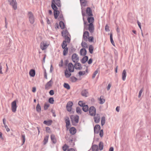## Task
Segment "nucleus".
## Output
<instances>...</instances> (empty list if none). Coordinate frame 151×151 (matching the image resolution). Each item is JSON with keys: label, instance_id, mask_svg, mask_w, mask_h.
Returning a JSON list of instances; mask_svg holds the SVG:
<instances>
[{"label": "nucleus", "instance_id": "obj_1", "mask_svg": "<svg viewBox=\"0 0 151 151\" xmlns=\"http://www.w3.org/2000/svg\"><path fill=\"white\" fill-rule=\"evenodd\" d=\"M83 21L84 22V30H88L91 33H93L94 30V27L93 23H91L87 24V22L85 21L84 18H83Z\"/></svg>", "mask_w": 151, "mask_h": 151}, {"label": "nucleus", "instance_id": "obj_2", "mask_svg": "<svg viewBox=\"0 0 151 151\" xmlns=\"http://www.w3.org/2000/svg\"><path fill=\"white\" fill-rule=\"evenodd\" d=\"M62 36L64 37L66 40H67L68 43H69L70 42V35L68 32L67 30H63L62 32Z\"/></svg>", "mask_w": 151, "mask_h": 151}, {"label": "nucleus", "instance_id": "obj_3", "mask_svg": "<svg viewBox=\"0 0 151 151\" xmlns=\"http://www.w3.org/2000/svg\"><path fill=\"white\" fill-rule=\"evenodd\" d=\"M51 2V7L52 9H56L57 7L55 5L58 7L61 6L60 0H52Z\"/></svg>", "mask_w": 151, "mask_h": 151}, {"label": "nucleus", "instance_id": "obj_4", "mask_svg": "<svg viewBox=\"0 0 151 151\" xmlns=\"http://www.w3.org/2000/svg\"><path fill=\"white\" fill-rule=\"evenodd\" d=\"M70 117L73 125H76L78 123L79 119V117L78 116L72 115Z\"/></svg>", "mask_w": 151, "mask_h": 151}, {"label": "nucleus", "instance_id": "obj_5", "mask_svg": "<svg viewBox=\"0 0 151 151\" xmlns=\"http://www.w3.org/2000/svg\"><path fill=\"white\" fill-rule=\"evenodd\" d=\"M49 45V44L46 41H42L40 44V48L42 50L46 49Z\"/></svg>", "mask_w": 151, "mask_h": 151}, {"label": "nucleus", "instance_id": "obj_6", "mask_svg": "<svg viewBox=\"0 0 151 151\" xmlns=\"http://www.w3.org/2000/svg\"><path fill=\"white\" fill-rule=\"evenodd\" d=\"M29 21L31 24H33L35 21L34 15L31 12H29L28 14Z\"/></svg>", "mask_w": 151, "mask_h": 151}, {"label": "nucleus", "instance_id": "obj_7", "mask_svg": "<svg viewBox=\"0 0 151 151\" xmlns=\"http://www.w3.org/2000/svg\"><path fill=\"white\" fill-rule=\"evenodd\" d=\"M10 4L12 6L13 9L15 10L17 9V3L16 0H8Z\"/></svg>", "mask_w": 151, "mask_h": 151}, {"label": "nucleus", "instance_id": "obj_8", "mask_svg": "<svg viewBox=\"0 0 151 151\" xmlns=\"http://www.w3.org/2000/svg\"><path fill=\"white\" fill-rule=\"evenodd\" d=\"M89 112L91 116H94L96 114V109L93 106H91L89 109Z\"/></svg>", "mask_w": 151, "mask_h": 151}, {"label": "nucleus", "instance_id": "obj_9", "mask_svg": "<svg viewBox=\"0 0 151 151\" xmlns=\"http://www.w3.org/2000/svg\"><path fill=\"white\" fill-rule=\"evenodd\" d=\"M12 110L14 112H15L16 111L17 106L16 104V101L14 100L12 102L11 104Z\"/></svg>", "mask_w": 151, "mask_h": 151}, {"label": "nucleus", "instance_id": "obj_10", "mask_svg": "<svg viewBox=\"0 0 151 151\" xmlns=\"http://www.w3.org/2000/svg\"><path fill=\"white\" fill-rule=\"evenodd\" d=\"M64 119L66 123V127L67 129H68L70 128V125L69 118L68 116H66L64 118Z\"/></svg>", "mask_w": 151, "mask_h": 151}, {"label": "nucleus", "instance_id": "obj_11", "mask_svg": "<svg viewBox=\"0 0 151 151\" xmlns=\"http://www.w3.org/2000/svg\"><path fill=\"white\" fill-rule=\"evenodd\" d=\"M73 105V103L72 101H69L68 102L66 105V109L68 111L70 112L71 111Z\"/></svg>", "mask_w": 151, "mask_h": 151}, {"label": "nucleus", "instance_id": "obj_12", "mask_svg": "<svg viewBox=\"0 0 151 151\" xmlns=\"http://www.w3.org/2000/svg\"><path fill=\"white\" fill-rule=\"evenodd\" d=\"M72 59L74 62H77L79 60L78 55L76 53L73 54L72 56Z\"/></svg>", "mask_w": 151, "mask_h": 151}, {"label": "nucleus", "instance_id": "obj_13", "mask_svg": "<svg viewBox=\"0 0 151 151\" xmlns=\"http://www.w3.org/2000/svg\"><path fill=\"white\" fill-rule=\"evenodd\" d=\"M68 70L70 72H73L74 71V67L73 64L71 63H69L68 65Z\"/></svg>", "mask_w": 151, "mask_h": 151}, {"label": "nucleus", "instance_id": "obj_14", "mask_svg": "<svg viewBox=\"0 0 151 151\" xmlns=\"http://www.w3.org/2000/svg\"><path fill=\"white\" fill-rule=\"evenodd\" d=\"M89 37V33L88 31L84 32L83 35V38L85 41L88 40V38Z\"/></svg>", "mask_w": 151, "mask_h": 151}, {"label": "nucleus", "instance_id": "obj_15", "mask_svg": "<svg viewBox=\"0 0 151 151\" xmlns=\"http://www.w3.org/2000/svg\"><path fill=\"white\" fill-rule=\"evenodd\" d=\"M54 10V17L55 19H57L59 14L60 12L58 10V8L57 7L56 9H53Z\"/></svg>", "mask_w": 151, "mask_h": 151}, {"label": "nucleus", "instance_id": "obj_16", "mask_svg": "<svg viewBox=\"0 0 151 151\" xmlns=\"http://www.w3.org/2000/svg\"><path fill=\"white\" fill-rule=\"evenodd\" d=\"M100 115L97 114L95 115V116L94 117V120L95 122L96 123H99L100 121Z\"/></svg>", "mask_w": 151, "mask_h": 151}, {"label": "nucleus", "instance_id": "obj_17", "mask_svg": "<svg viewBox=\"0 0 151 151\" xmlns=\"http://www.w3.org/2000/svg\"><path fill=\"white\" fill-rule=\"evenodd\" d=\"M94 132L95 133L98 134L100 130V126L99 125L96 124L94 128Z\"/></svg>", "mask_w": 151, "mask_h": 151}, {"label": "nucleus", "instance_id": "obj_18", "mask_svg": "<svg viewBox=\"0 0 151 151\" xmlns=\"http://www.w3.org/2000/svg\"><path fill=\"white\" fill-rule=\"evenodd\" d=\"M86 12L88 16L90 17H91L93 16L92 10L90 8L88 7L87 8Z\"/></svg>", "mask_w": 151, "mask_h": 151}, {"label": "nucleus", "instance_id": "obj_19", "mask_svg": "<svg viewBox=\"0 0 151 151\" xmlns=\"http://www.w3.org/2000/svg\"><path fill=\"white\" fill-rule=\"evenodd\" d=\"M52 83L53 82L52 81V80H51L50 81L48 82L45 85V89H49L50 87L52 86Z\"/></svg>", "mask_w": 151, "mask_h": 151}, {"label": "nucleus", "instance_id": "obj_20", "mask_svg": "<svg viewBox=\"0 0 151 151\" xmlns=\"http://www.w3.org/2000/svg\"><path fill=\"white\" fill-rule=\"evenodd\" d=\"M71 72H70L67 69H66L65 71V75L66 78H69L71 75Z\"/></svg>", "mask_w": 151, "mask_h": 151}, {"label": "nucleus", "instance_id": "obj_21", "mask_svg": "<svg viewBox=\"0 0 151 151\" xmlns=\"http://www.w3.org/2000/svg\"><path fill=\"white\" fill-rule=\"evenodd\" d=\"M81 95L84 97H87L88 96V93L86 90H84L81 91Z\"/></svg>", "mask_w": 151, "mask_h": 151}, {"label": "nucleus", "instance_id": "obj_22", "mask_svg": "<svg viewBox=\"0 0 151 151\" xmlns=\"http://www.w3.org/2000/svg\"><path fill=\"white\" fill-rule=\"evenodd\" d=\"M86 50L85 48H82L80 51L81 55L83 56H85L86 55Z\"/></svg>", "mask_w": 151, "mask_h": 151}, {"label": "nucleus", "instance_id": "obj_23", "mask_svg": "<svg viewBox=\"0 0 151 151\" xmlns=\"http://www.w3.org/2000/svg\"><path fill=\"white\" fill-rule=\"evenodd\" d=\"M127 76L126 72L125 70H124L122 73V78L123 81H124L126 79V77Z\"/></svg>", "mask_w": 151, "mask_h": 151}, {"label": "nucleus", "instance_id": "obj_24", "mask_svg": "<svg viewBox=\"0 0 151 151\" xmlns=\"http://www.w3.org/2000/svg\"><path fill=\"white\" fill-rule=\"evenodd\" d=\"M74 66L76 69L80 70L82 68L81 65V64L79 63H75Z\"/></svg>", "mask_w": 151, "mask_h": 151}, {"label": "nucleus", "instance_id": "obj_25", "mask_svg": "<svg viewBox=\"0 0 151 151\" xmlns=\"http://www.w3.org/2000/svg\"><path fill=\"white\" fill-rule=\"evenodd\" d=\"M91 148L93 151H98L99 150L98 146L96 145H93L91 147Z\"/></svg>", "mask_w": 151, "mask_h": 151}, {"label": "nucleus", "instance_id": "obj_26", "mask_svg": "<svg viewBox=\"0 0 151 151\" xmlns=\"http://www.w3.org/2000/svg\"><path fill=\"white\" fill-rule=\"evenodd\" d=\"M80 2L82 7H85L86 6L87 1L86 0H80Z\"/></svg>", "mask_w": 151, "mask_h": 151}, {"label": "nucleus", "instance_id": "obj_27", "mask_svg": "<svg viewBox=\"0 0 151 151\" xmlns=\"http://www.w3.org/2000/svg\"><path fill=\"white\" fill-rule=\"evenodd\" d=\"M70 133L72 134H75L76 132V129L74 127L71 128L70 129Z\"/></svg>", "mask_w": 151, "mask_h": 151}, {"label": "nucleus", "instance_id": "obj_28", "mask_svg": "<svg viewBox=\"0 0 151 151\" xmlns=\"http://www.w3.org/2000/svg\"><path fill=\"white\" fill-rule=\"evenodd\" d=\"M52 123V121L51 120H49L48 121L45 120L43 122V123L47 126L50 125Z\"/></svg>", "mask_w": 151, "mask_h": 151}, {"label": "nucleus", "instance_id": "obj_29", "mask_svg": "<svg viewBox=\"0 0 151 151\" xmlns=\"http://www.w3.org/2000/svg\"><path fill=\"white\" fill-rule=\"evenodd\" d=\"M87 20L89 23H93L94 21V18L93 17H88L87 18Z\"/></svg>", "mask_w": 151, "mask_h": 151}, {"label": "nucleus", "instance_id": "obj_30", "mask_svg": "<svg viewBox=\"0 0 151 151\" xmlns=\"http://www.w3.org/2000/svg\"><path fill=\"white\" fill-rule=\"evenodd\" d=\"M29 74L31 76L34 77L35 74V70L33 69L29 71Z\"/></svg>", "mask_w": 151, "mask_h": 151}, {"label": "nucleus", "instance_id": "obj_31", "mask_svg": "<svg viewBox=\"0 0 151 151\" xmlns=\"http://www.w3.org/2000/svg\"><path fill=\"white\" fill-rule=\"evenodd\" d=\"M67 40H65L63 41V43L62 44V47L63 49L67 47Z\"/></svg>", "mask_w": 151, "mask_h": 151}, {"label": "nucleus", "instance_id": "obj_32", "mask_svg": "<svg viewBox=\"0 0 151 151\" xmlns=\"http://www.w3.org/2000/svg\"><path fill=\"white\" fill-rule=\"evenodd\" d=\"M82 109L83 111L85 112H86L88 111V107L87 105H85L82 107Z\"/></svg>", "mask_w": 151, "mask_h": 151}, {"label": "nucleus", "instance_id": "obj_33", "mask_svg": "<svg viewBox=\"0 0 151 151\" xmlns=\"http://www.w3.org/2000/svg\"><path fill=\"white\" fill-rule=\"evenodd\" d=\"M51 139L53 143L55 144L56 142V140L55 136L54 134H52L51 135Z\"/></svg>", "mask_w": 151, "mask_h": 151}, {"label": "nucleus", "instance_id": "obj_34", "mask_svg": "<svg viewBox=\"0 0 151 151\" xmlns=\"http://www.w3.org/2000/svg\"><path fill=\"white\" fill-rule=\"evenodd\" d=\"M88 56H85L81 60V62L83 63H85L88 60Z\"/></svg>", "mask_w": 151, "mask_h": 151}, {"label": "nucleus", "instance_id": "obj_35", "mask_svg": "<svg viewBox=\"0 0 151 151\" xmlns=\"http://www.w3.org/2000/svg\"><path fill=\"white\" fill-rule=\"evenodd\" d=\"M81 45L82 47L84 48H87L88 47V45L87 43H86V42H84L83 41L82 42L81 44Z\"/></svg>", "mask_w": 151, "mask_h": 151}, {"label": "nucleus", "instance_id": "obj_36", "mask_svg": "<svg viewBox=\"0 0 151 151\" xmlns=\"http://www.w3.org/2000/svg\"><path fill=\"white\" fill-rule=\"evenodd\" d=\"M49 135H47L45 136L43 140V144L44 145H45L48 142V139L49 138Z\"/></svg>", "mask_w": 151, "mask_h": 151}, {"label": "nucleus", "instance_id": "obj_37", "mask_svg": "<svg viewBox=\"0 0 151 151\" xmlns=\"http://www.w3.org/2000/svg\"><path fill=\"white\" fill-rule=\"evenodd\" d=\"M100 102L99 103L101 104H103L105 101V99L103 98V96H101L100 97L99 99Z\"/></svg>", "mask_w": 151, "mask_h": 151}, {"label": "nucleus", "instance_id": "obj_38", "mask_svg": "<svg viewBox=\"0 0 151 151\" xmlns=\"http://www.w3.org/2000/svg\"><path fill=\"white\" fill-rule=\"evenodd\" d=\"M64 49L63 51V55L64 56H65L66 55L68 52V49L67 47H66L65 48H64Z\"/></svg>", "mask_w": 151, "mask_h": 151}, {"label": "nucleus", "instance_id": "obj_39", "mask_svg": "<svg viewBox=\"0 0 151 151\" xmlns=\"http://www.w3.org/2000/svg\"><path fill=\"white\" fill-rule=\"evenodd\" d=\"M76 112L79 114H81L82 110L81 109L80 107H76Z\"/></svg>", "mask_w": 151, "mask_h": 151}, {"label": "nucleus", "instance_id": "obj_40", "mask_svg": "<svg viewBox=\"0 0 151 151\" xmlns=\"http://www.w3.org/2000/svg\"><path fill=\"white\" fill-rule=\"evenodd\" d=\"M94 47L92 45H89V52L91 54H92L93 53V50Z\"/></svg>", "mask_w": 151, "mask_h": 151}, {"label": "nucleus", "instance_id": "obj_41", "mask_svg": "<svg viewBox=\"0 0 151 151\" xmlns=\"http://www.w3.org/2000/svg\"><path fill=\"white\" fill-rule=\"evenodd\" d=\"M86 72H87V68L86 69L85 71H80L78 73V74L80 76H83L86 74Z\"/></svg>", "mask_w": 151, "mask_h": 151}, {"label": "nucleus", "instance_id": "obj_42", "mask_svg": "<svg viewBox=\"0 0 151 151\" xmlns=\"http://www.w3.org/2000/svg\"><path fill=\"white\" fill-rule=\"evenodd\" d=\"M59 25L61 29H63L64 28L65 25L63 22V21H61L60 22Z\"/></svg>", "mask_w": 151, "mask_h": 151}, {"label": "nucleus", "instance_id": "obj_43", "mask_svg": "<svg viewBox=\"0 0 151 151\" xmlns=\"http://www.w3.org/2000/svg\"><path fill=\"white\" fill-rule=\"evenodd\" d=\"M99 147L100 150H101L103 149L104 145L103 143L102 142H100L99 145Z\"/></svg>", "mask_w": 151, "mask_h": 151}, {"label": "nucleus", "instance_id": "obj_44", "mask_svg": "<svg viewBox=\"0 0 151 151\" xmlns=\"http://www.w3.org/2000/svg\"><path fill=\"white\" fill-rule=\"evenodd\" d=\"M105 123V118L104 116H102L101 118V124L102 126L104 125Z\"/></svg>", "mask_w": 151, "mask_h": 151}, {"label": "nucleus", "instance_id": "obj_45", "mask_svg": "<svg viewBox=\"0 0 151 151\" xmlns=\"http://www.w3.org/2000/svg\"><path fill=\"white\" fill-rule=\"evenodd\" d=\"M77 78L75 77H71L70 78V80L73 82H76L77 80Z\"/></svg>", "mask_w": 151, "mask_h": 151}, {"label": "nucleus", "instance_id": "obj_46", "mask_svg": "<svg viewBox=\"0 0 151 151\" xmlns=\"http://www.w3.org/2000/svg\"><path fill=\"white\" fill-rule=\"evenodd\" d=\"M110 39L111 40V42L112 44V45L114 46H115V44L113 39L112 33H110Z\"/></svg>", "mask_w": 151, "mask_h": 151}, {"label": "nucleus", "instance_id": "obj_47", "mask_svg": "<svg viewBox=\"0 0 151 151\" xmlns=\"http://www.w3.org/2000/svg\"><path fill=\"white\" fill-rule=\"evenodd\" d=\"M36 110L38 112H40L41 111V107L39 104H38L37 106Z\"/></svg>", "mask_w": 151, "mask_h": 151}, {"label": "nucleus", "instance_id": "obj_48", "mask_svg": "<svg viewBox=\"0 0 151 151\" xmlns=\"http://www.w3.org/2000/svg\"><path fill=\"white\" fill-rule=\"evenodd\" d=\"M63 86L65 88L67 89H69L70 88V86L68 83H65L64 84Z\"/></svg>", "mask_w": 151, "mask_h": 151}, {"label": "nucleus", "instance_id": "obj_49", "mask_svg": "<svg viewBox=\"0 0 151 151\" xmlns=\"http://www.w3.org/2000/svg\"><path fill=\"white\" fill-rule=\"evenodd\" d=\"M99 72V70L97 69L94 72L92 76V78H94L96 76V75Z\"/></svg>", "mask_w": 151, "mask_h": 151}, {"label": "nucleus", "instance_id": "obj_50", "mask_svg": "<svg viewBox=\"0 0 151 151\" xmlns=\"http://www.w3.org/2000/svg\"><path fill=\"white\" fill-rule=\"evenodd\" d=\"M78 105L81 106L83 107L85 105V103H83L82 101H80L78 102Z\"/></svg>", "mask_w": 151, "mask_h": 151}, {"label": "nucleus", "instance_id": "obj_51", "mask_svg": "<svg viewBox=\"0 0 151 151\" xmlns=\"http://www.w3.org/2000/svg\"><path fill=\"white\" fill-rule=\"evenodd\" d=\"M49 102L51 104H53L54 103V100L53 98L51 97L48 100Z\"/></svg>", "mask_w": 151, "mask_h": 151}, {"label": "nucleus", "instance_id": "obj_52", "mask_svg": "<svg viewBox=\"0 0 151 151\" xmlns=\"http://www.w3.org/2000/svg\"><path fill=\"white\" fill-rule=\"evenodd\" d=\"M50 106V105L48 103H46L45 104L44 109L45 110H47Z\"/></svg>", "mask_w": 151, "mask_h": 151}, {"label": "nucleus", "instance_id": "obj_53", "mask_svg": "<svg viewBox=\"0 0 151 151\" xmlns=\"http://www.w3.org/2000/svg\"><path fill=\"white\" fill-rule=\"evenodd\" d=\"M93 37L92 36L89 37L88 40L90 42H93Z\"/></svg>", "mask_w": 151, "mask_h": 151}, {"label": "nucleus", "instance_id": "obj_54", "mask_svg": "<svg viewBox=\"0 0 151 151\" xmlns=\"http://www.w3.org/2000/svg\"><path fill=\"white\" fill-rule=\"evenodd\" d=\"M46 131L47 132L50 133L51 132V130L50 128L48 127H46Z\"/></svg>", "mask_w": 151, "mask_h": 151}, {"label": "nucleus", "instance_id": "obj_55", "mask_svg": "<svg viewBox=\"0 0 151 151\" xmlns=\"http://www.w3.org/2000/svg\"><path fill=\"white\" fill-rule=\"evenodd\" d=\"M109 27L108 25L107 24H106L105 27V30L106 32H109L110 31V30L109 29Z\"/></svg>", "mask_w": 151, "mask_h": 151}, {"label": "nucleus", "instance_id": "obj_56", "mask_svg": "<svg viewBox=\"0 0 151 151\" xmlns=\"http://www.w3.org/2000/svg\"><path fill=\"white\" fill-rule=\"evenodd\" d=\"M143 91V88L141 89L140 90V91L139 93L138 96L139 98H140L141 97V96L142 93Z\"/></svg>", "mask_w": 151, "mask_h": 151}, {"label": "nucleus", "instance_id": "obj_57", "mask_svg": "<svg viewBox=\"0 0 151 151\" xmlns=\"http://www.w3.org/2000/svg\"><path fill=\"white\" fill-rule=\"evenodd\" d=\"M68 146L66 145H65L63 146V150L64 151H65L68 148Z\"/></svg>", "mask_w": 151, "mask_h": 151}, {"label": "nucleus", "instance_id": "obj_58", "mask_svg": "<svg viewBox=\"0 0 151 151\" xmlns=\"http://www.w3.org/2000/svg\"><path fill=\"white\" fill-rule=\"evenodd\" d=\"M23 143L22 145H23L25 142V136L24 135H22Z\"/></svg>", "mask_w": 151, "mask_h": 151}, {"label": "nucleus", "instance_id": "obj_59", "mask_svg": "<svg viewBox=\"0 0 151 151\" xmlns=\"http://www.w3.org/2000/svg\"><path fill=\"white\" fill-rule=\"evenodd\" d=\"M104 134L103 131V129H101L100 131L99 135L100 137H102Z\"/></svg>", "mask_w": 151, "mask_h": 151}, {"label": "nucleus", "instance_id": "obj_60", "mask_svg": "<svg viewBox=\"0 0 151 151\" xmlns=\"http://www.w3.org/2000/svg\"><path fill=\"white\" fill-rule=\"evenodd\" d=\"M63 16L62 14H60L59 15L58 19L59 20H63Z\"/></svg>", "mask_w": 151, "mask_h": 151}, {"label": "nucleus", "instance_id": "obj_61", "mask_svg": "<svg viewBox=\"0 0 151 151\" xmlns=\"http://www.w3.org/2000/svg\"><path fill=\"white\" fill-rule=\"evenodd\" d=\"M4 127H5V128H6V131L7 132H9L10 131V129L8 128V127L7 126V125H5L4 126Z\"/></svg>", "mask_w": 151, "mask_h": 151}, {"label": "nucleus", "instance_id": "obj_62", "mask_svg": "<svg viewBox=\"0 0 151 151\" xmlns=\"http://www.w3.org/2000/svg\"><path fill=\"white\" fill-rule=\"evenodd\" d=\"M49 94L50 95H53L54 94V91L53 90H51L49 92Z\"/></svg>", "mask_w": 151, "mask_h": 151}, {"label": "nucleus", "instance_id": "obj_63", "mask_svg": "<svg viewBox=\"0 0 151 151\" xmlns=\"http://www.w3.org/2000/svg\"><path fill=\"white\" fill-rule=\"evenodd\" d=\"M111 84H110V83L108 85L107 88V90L108 91L109 90V89H110V88H111Z\"/></svg>", "mask_w": 151, "mask_h": 151}, {"label": "nucleus", "instance_id": "obj_64", "mask_svg": "<svg viewBox=\"0 0 151 151\" xmlns=\"http://www.w3.org/2000/svg\"><path fill=\"white\" fill-rule=\"evenodd\" d=\"M92 62V59L91 58H90L88 60V63L89 64H91Z\"/></svg>", "mask_w": 151, "mask_h": 151}]
</instances>
